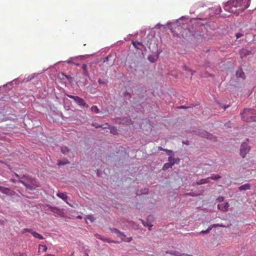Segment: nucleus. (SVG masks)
<instances>
[{
    "label": "nucleus",
    "instance_id": "f257e3e1",
    "mask_svg": "<svg viewBox=\"0 0 256 256\" xmlns=\"http://www.w3.org/2000/svg\"><path fill=\"white\" fill-rule=\"evenodd\" d=\"M251 0H230L224 5V9L230 13L238 15L250 5Z\"/></svg>",
    "mask_w": 256,
    "mask_h": 256
},
{
    "label": "nucleus",
    "instance_id": "f03ea898",
    "mask_svg": "<svg viewBox=\"0 0 256 256\" xmlns=\"http://www.w3.org/2000/svg\"><path fill=\"white\" fill-rule=\"evenodd\" d=\"M20 182L22 184L27 190H34L36 187L38 186L36 180L28 176H24Z\"/></svg>",
    "mask_w": 256,
    "mask_h": 256
},
{
    "label": "nucleus",
    "instance_id": "7ed1b4c3",
    "mask_svg": "<svg viewBox=\"0 0 256 256\" xmlns=\"http://www.w3.org/2000/svg\"><path fill=\"white\" fill-rule=\"evenodd\" d=\"M240 114L244 121L252 122L256 120V113L254 109L245 108Z\"/></svg>",
    "mask_w": 256,
    "mask_h": 256
},
{
    "label": "nucleus",
    "instance_id": "20e7f679",
    "mask_svg": "<svg viewBox=\"0 0 256 256\" xmlns=\"http://www.w3.org/2000/svg\"><path fill=\"white\" fill-rule=\"evenodd\" d=\"M68 96L70 98L73 99L80 106H83L84 107H88V105L85 102L84 100L78 96H74L72 95H68Z\"/></svg>",
    "mask_w": 256,
    "mask_h": 256
},
{
    "label": "nucleus",
    "instance_id": "39448f33",
    "mask_svg": "<svg viewBox=\"0 0 256 256\" xmlns=\"http://www.w3.org/2000/svg\"><path fill=\"white\" fill-rule=\"evenodd\" d=\"M112 232L116 233L117 236L119 237H120L122 240L126 242H130L132 240V237H126V235L124 234V233L120 232L116 228H114L112 230Z\"/></svg>",
    "mask_w": 256,
    "mask_h": 256
},
{
    "label": "nucleus",
    "instance_id": "423d86ee",
    "mask_svg": "<svg viewBox=\"0 0 256 256\" xmlns=\"http://www.w3.org/2000/svg\"><path fill=\"white\" fill-rule=\"evenodd\" d=\"M250 150V147L246 143H243L241 145L240 154L244 158Z\"/></svg>",
    "mask_w": 256,
    "mask_h": 256
},
{
    "label": "nucleus",
    "instance_id": "0eeeda50",
    "mask_svg": "<svg viewBox=\"0 0 256 256\" xmlns=\"http://www.w3.org/2000/svg\"><path fill=\"white\" fill-rule=\"evenodd\" d=\"M230 205L228 202H225L224 204H218V209L224 212L228 211Z\"/></svg>",
    "mask_w": 256,
    "mask_h": 256
},
{
    "label": "nucleus",
    "instance_id": "6e6552de",
    "mask_svg": "<svg viewBox=\"0 0 256 256\" xmlns=\"http://www.w3.org/2000/svg\"><path fill=\"white\" fill-rule=\"evenodd\" d=\"M104 128H108L110 130V132L114 135H116L118 134L117 129L112 126H110L108 124H104Z\"/></svg>",
    "mask_w": 256,
    "mask_h": 256
},
{
    "label": "nucleus",
    "instance_id": "1a4fd4ad",
    "mask_svg": "<svg viewBox=\"0 0 256 256\" xmlns=\"http://www.w3.org/2000/svg\"><path fill=\"white\" fill-rule=\"evenodd\" d=\"M0 192L8 195H12V192L10 189L2 186H0Z\"/></svg>",
    "mask_w": 256,
    "mask_h": 256
},
{
    "label": "nucleus",
    "instance_id": "9d476101",
    "mask_svg": "<svg viewBox=\"0 0 256 256\" xmlns=\"http://www.w3.org/2000/svg\"><path fill=\"white\" fill-rule=\"evenodd\" d=\"M96 237V238L98 239H100L104 242H106L108 243H111V242H115L113 240H110L108 238H104L103 236H102L98 234H96L95 235Z\"/></svg>",
    "mask_w": 256,
    "mask_h": 256
},
{
    "label": "nucleus",
    "instance_id": "9b49d317",
    "mask_svg": "<svg viewBox=\"0 0 256 256\" xmlns=\"http://www.w3.org/2000/svg\"><path fill=\"white\" fill-rule=\"evenodd\" d=\"M56 196L65 202H66L68 198V196L66 192H58L57 193Z\"/></svg>",
    "mask_w": 256,
    "mask_h": 256
},
{
    "label": "nucleus",
    "instance_id": "f8f14e48",
    "mask_svg": "<svg viewBox=\"0 0 256 256\" xmlns=\"http://www.w3.org/2000/svg\"><path fill=\"white\" fill-rule=\"evenodd\" d=\"M251 54V52L246 49L242 48L240 50V54L242 55V56H247Z\"/></svg>",
    "mask_w": 256,
    "mask_h": 256
},
{
    "label": "nucleus",
    "instance_id": "ddd939ff",
    "mask_svg": "<svg viewBox=\"0 0 256 256\" xmlns=\"http://www.w3.org/2000/svg\"><path fill=\"white\" fill-rule=\"evenodd\" d=\"M236 76L237 77L242 78L244 79L245 78L244 72L241 70L236 71Z\"/></svg>",
    "mask_w": 256,
    "mask_h": 256
},
{
    "label": "nucleus",
    "instance_id": "4468645a",
    "mask_svg": "<svg viewBox=\"0 0 256 256\" xmlns=\"http://www.w3.org/2000/svg\"><path fill=\"white\" fill-rule=\"evenodd\" d=\"M209 180H210V178H206L202 179L200 180H198L196 182V184L198 185H200V184L208 183L209 182Z\"/></svg>",
    "mask_w": 256,
    "mask_h": 256
},
{
    "label": "nucleus",
    "instance_id": "2eb2a0df",
    "mask_svg": "<svg viewBox=\"0 0 256 256\" xmlns=\"http://www.w3.org/2000/svg\"><path fill=\"white\" fill-rule=\"evenodd\" d=\"M238 189L240 190H248L250 189V185L248 184H243L241 186H240L238 188Z\"/></svg>",
    "mask_w": 256,
    "mask_h": 256
},
{
    "label": "nucleus",
    "instance_id": "dca6fc26",
    "mask_svg": "<svg viewBox=\"0 0 256 256\" xmlns=\"http://www.w3.org/2000/svg\"><path fill=\"white\" fill-rule=\"evenodd\" d=\"M87 67V65L86 64H82V70H83V74L86 76H88L89 75Z\"/></svg>",
    "mask_w": 256,
    "mask_h": 256
},
{
    "label": "nucleus",
    "instance_id": "f3484780",
    "mask_svg": "<svg viewBox=\"0 0 256 256\" xmlns=\"http://www.w3.org/2000/svg\"><path fill=\"white\" fill-rule=\"evenodd\" d=\"M174 163H172V162L166 163V164H165L164 165L163 168H162V170H166L168 168H172V166L174 165Z\"/></svg>",
    "mask_w": 256,
    "mask_h": 256
},
{
    "label": "nucleus",
    "instance_id": "a211bd4d",
    "mask_svg": "<svg viewBox=\"0 0 256 256\" xmlns=\"http://www.w3.org/2000/svg\"><path fill=\"white\" fill-rule=\"evenodd\" d=\"M132 44L134 46V48L137 49H140V48H139V46H142V42H138L137 41H136V42L132 41Z\"/></svg>",
    "mask_w": 256,
    "mask_h": 256
},
{
    "label": "nucleus",
    "instance_id": "6ab92c4d",
    "mask_svg": "<svg viewBox=\"0 0 256 256\" xmlns=\"http://www.w3.org/2000/svg\"><path fill=\"white\" fill-rule=\"evenodd\" d=\"M32 236H34V237L37 238L39 240H43L44 238V237L41 234L36 232H32Z\"/></svg>",
    "mask_w": 256,
    "mask_h": 256
},
{
    "label": "nucleus",
    "instance_id": "aec40b11",
    "mask_svg": "<svg viewBox=\"0 0 256 256\" xmlns=\"http://www.w3.org/2000/svg\"><path fill=\"white\" fill-rule=\"evenodd\" d=\"M209 178H210V179L216 180L220 179V176L218 174H212Z\"/></svg>",
    "mask_w": 256,
    "mask_h": 256
},
{
    "label": "nucleus",
    "instance_id": "412c9836",
    "mask_svg": "<svg viewBox=\"0 0 256 256\" xmlns=\"http://www.w3.org/2000/svg\"><path fill=\"white\" fill-rule=\"evenodd\" d=\"M62 152L64 154H66L69 152V149L66 146H62L61 148Z\"/></svg>",
    "mask_w": 256,
    "mask_h": 256
},
{
    "label": "nucleus",
    "instance_id": "4be33fe9",
    "mask_svg": "<svg viewBox=\"0 0 256 256\" xmlns=\"http://www.w3.org/2000/svg\"><path fill=\"white\" fill-rule=\"evenodd\" d=\"M91 110L92 112H94V113L98 114L99 112V109L96 106H93L91 108Z\"/></svg>",
    "mask_w": 256,
    "mask_h": 256
},
{
    "label": "nucleus",
    "instance_id": "5701e85b",
    "mask_svg": "<svg viewBox=\"0 0 256 256\" xmlns=\"http://www.w3.org/2000/svg\"><path fill=\"white\" fill-rule=\"evenodd\" d=\"M183 68L184 70H186V71H188V72H190V76H191L194 74V71L188 68L186 66H183Z\"/></svg>",
    "mask_w": 256,
    "mask_h": 256
},
{
    "label": "nucleus",
    "instance_id": "b1692460",
    "mask_svg": "<svg viewBox=\"0 0 256 256\" xmlns=\"http://www.w3.org/2000/svg\"><path fill=\"white\" fill-rule=\"evenodd\" d=\"M70 162L68 160H66L64 161L60 160L58 162V165L61 166V165H64L66 164H69Z\"/></svg>",
    "mask_w": 256,
    "mask_h": 256
},
{
    "label": "nucleus",
    "instance_id": "393cba45",
    "mask_svg": "<svg viewBox=\"0 0 256 256\" xmlns=\"http://www.w3.org/2000/svg\"><path fill=\"white\" fill-rule=\"evenodd\" d=\"M87 220H89L90 222H93L94 220V218L92 215H88L86 218V222H88Z\"/></svg>",
    "mask_w": 256,
    "mask_h": 256
},
{
    "label": "nucleus",
    "instance_id": "a878e982",
    "mask_svg": "<svg viewBox=\"0 0 256 256\" xmlns=\"http://www.w3.org/2000/svg\"><path fill=\"white\" fill-rule=\"evenodd\" d=\"M212 230V227L209 226L208 228L206 230H202L200 232V234H208Z\"/></svg>",
    "mask_w": 256,
    "mask_h": 256
},
{
    "label": "nucleus",
    "instance_id": "bb28decb",
    "mask_svg": "<svg viewBox=\"0 0 256 256\" xmlns=\"http://www.w3.org/2000/svg\"><path fill=\"white\" fill-rule=\"evenodd\" d=\"M166 253L169 254L171 255H174V256H177L178 254V252L175 251V250H172V251H170V252L167 251V252H166Z\"/></svg>",
    "mask_w": 256,
    "mask_h": 256
},
{
    "label": "nucleus",
    "instance_id": "cd10ccee",
    "mask_svg": "<svg viewBox=\"0 0 256 256\" xmlns=\"http://www.w3.org/2000/svg\"><path fill=\"white\" fill-rule=\"evenodd\" d=\"M38 249L39 251L40 250H42L43 252H46L47 250V247L45 245L40 244L39 246Z\"/></svg>",
    "mask_w": 256,
    "mask_h": 256
},
{
    "label": "nucleus",
    "instance_id": "c85d7f7f",
    "mask_svg": "<svg viewBox=\"0 0 256 256\" xmlns=\"http://www.w3.org/2000/svg\"><path fill=\"white\" fill-rule=\"evenodd\" d=\"M210 227H212V229L213 228L225 227V226L222 224H214L210 226Z\"/></svg>",
    "mask_w": 256,
    "mask_h": 256
},
{
    "label": "nucleus",
    "instance_id": "c756f323",
    "mask_svg": "<svg viewBox=\"0 0 256 256\" xmlns=\"http://www.w3.org/2000/svg\"><path fill=\"white\" fill-rule=\"evenodd\" d=\"M26 232H28L31 233L32 234V232H34V231L32 230V229L29 228H24L22 231V233H25Z\"/></svg>",
    "mask_w": 256,
    "mask_h": 256
},
{
    "label": "nucleus",
    "instance_id": "7c9ffc66",
    "mask_svg": "<svg viewBox=\"0 0 256 256\" xmlns=\"http://www.w3.org/2000/svg\"><path fill=\"white\" fill-rule=\"evenodd\" d=\"M92 126H94L96 127V128H104V126H102V125H100V124H98L96 123H93L92 124Z\"/></svg>",
    "mask_w": 256,
    "mask_h": 256
},
{
    "label": "nucleus",
    "instance_id": "2f4dec72",
    "mask_svg": "<svg viewBox=\"0 0 256 256\" xmlns=\"http://www.w3.org/2000/svg\"><path fill=\"white\" fill-rule=\"evenodd\" d=\"M124 96L126 98H128V99H130L131 98L130 94L127 92H126L124 94Z\"/></svg>",
    "mask_w": 256,
    "mask_h": 256
},
{
    "label": "nucleus",
    "instance_id": "473e14b6",
    "mask_svg": "<svg viewBox=\"0 0 256 256\" xmlns=\"http://www.w3.org/2000/svg\"><path fill=\"white\" fill-rule=\"evenodd\" d=\"M210 136V134L206 132H204L202 133V136L204 138H208Z\"/></svg>",
    "mask_w": 256,
    "mask_h": 256
},
{
    "label": "nucleus",
    "instance_id": "72a5a7b5",
    "mask_svg": "<svg viewBox=\"0 0 256 256\" xmlns=\"http://www.w3.org/2000/svg\"><path fill=\"white\" fill-rule=\"evenodd\" d=\"M217 200H218L219 202H224V197H223V196H219V197L217 198Z\"/></svg>",
    "mask_w": 256,
    "mask_h": 256
},
{
    "label": "nucleus",
    "instance_id": "f704fd0d",
    "mask_svg": "<svg viewBox=\"0 0 256 256\" xmlns=\"http://www.w3.org/2000/svg\"><path fill=\"white\" fill-rule=\"evenodd\" d=\"M236 38H238L242 36V34L240 33H237L236 34Z\"/></svg>",
    "mask_w": 256,
    "mask_h": 256
},
{
    "label": "nucleus",
    "instance_id": "c9c22d12",
    "mask_svg": "<svg viewBox=\"0 0 256 256\" xmlns=\"http://www.w3.org/2000/svg\"><path fill=\"white\" fill-rule=\"evenodd\" d=\"M51 210L52 212H56V211L58 212V211H59L60 210L56 208H52V210Z\"/></svg>",
    "mask_w": 256,
    "mask_h": 256
},
{
    "label": "nucleus",
    "instance_id": "e433bc0d",
    "mask_svg": "<svg viewBox=\"0 0 256 256\" xmlns=\"http://www.w3.org/2000/svg\"><path fill=\"white\" fill-rule=\"evenodd\" d=\"M98 82L100 84H104V82L100 79H99L98 80Z\"/></svg>",
    "mask_w": 256,
    "mask_h": 256
},
{
    "label": "nucleus",
    "instance_id": "4c0bfd02",
    "mask_svg": "<svg viewBox=\"0 0 256 256\" xmlns=\"http://www.w3.org/2000/svg\"><path fill=\"white\" fill-rule=\"evenodd\" d=\"M158 149L160 150H164V151H168L167 150H164V148H162V147H158Z\"/></svg>",
    "mask_w": 256,
    "mask_h": 256
},
{
    "label": "nucleus",
    "instance_id": "58836bf2",
    "mask_svg": "<svg viewBox=\"0 0 256 256\" xmlns=\"http://www.w3.org/2000/svg\"><path fill=\"white\" fill-rule=\"evenodd\" d=\"M188 194H190V196H195L196 195L194 194L192 192V193H190Z\"/></svg>",
    "mask_w": 256,
    "mask_h": 256
},
{
    "label": "nucleus",
    "instance_id": "ea45409f",
    "mask_svg": "<svg viewBox=\"0 0 256 256\" xmlns=\"http://www.w3.org/2000/svg\"><path fill=\"white\" fill-rule=\"evenodd\" d=\"M229 106H225L224 108V109L225 110L227 108H228Z\"/></svg>",
    "mask_w": 256,
    "mask_h": 256
},
{
    "label": "nucleus",
    "instance_id": "a19ab883",
    "mask_svg": "<svg viewBox=\"0 0 256 256\" xmlns=\"http://www.w3.org/2000/svg\"><path fill=\"white\" fill-rule=\"evenodd\" d=\"M78 218H80V219H82V216H78Z\"/></svg>",
    "mask_w": 256,
    "mask_h": 256
},
{
    "label": "nucleus",
    "instance_id": "79ce46f5",
    "mask_svg": "<svg viewBox=\"0 0 256 256\" xmlns=\"http://www.w3.org/2000/svg\"><path fill=\"white\" fill-rule=\"evenodd\" d=\"M67 62H68V64H70V63H71V61H70V60H68V61H67Z\"/></svg>",
    "mask_w": 256,
    "mask_h": 256
},
{
    "label": "nucleus",
    "instance_id": "37998d69",
    "mask_svg": "<svg viewBox=\"0 0 256 256\" xmlns=\"http://www.w3.org/2000/svg\"><path fill=\"white\" fill-rule=\"evenodd\" d=\"M186 256H188V255H186Z\"/></svg>",
    "mask_w": 256,
    "mask_h": 256
}]
</instances>
